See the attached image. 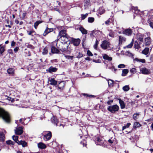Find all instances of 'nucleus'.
I'll return each mask as SVG.
<instances>
[{
	"label": "nucleus",
	"instance_id": "47",
	"mask_svg": "<svg viewBox=\"0 0 153 153\" xmlns=\"http://www.w3.org/2000/svg\"><path fill=\"white\" fill-rule=\"evenodd\" d=\"M41 22L40 21H38L35 22L34 24V26L35 28H36V27L40 23H41Z\"/></svg>",
	"mask_w": 153,
	"mask_h": 153
},
{
	"label": "nucleus",
	"instance_id": "59",
	"mask_svg": "<svg viewBox=\"0 0 153 153\" xmlns=\"http://www.w3.org/2000/svg\"><path fill=\"white\" fill-rule=\"evenodd\" d=\"M28 35H32V33L33 32V31H30L29 32L27 31Z\"/></svg>",
	"mask_w": 153,
	"mask_h": 153
},
{
	"label": "nucleus",
	"instance_id": "10",
	"mask_svg": "<svg viewBox=\"0 0 153 153\" xmlns=\"http://www.w3.org/2000/svg\"><path fill=\"white\" fill-rule=\"evenodd\" d=\"M72 41L73 45L75 46H78L80 42V40L79 39H73Z\"/></svg>",
	"mask_w": 153,
	"mask_h": 153
},
{
	"label": "nucleus",
	"instance_id": "61",
	"mask_svg": "<svg viewBox=\"0 0 153 153\" xmlns=\"http://www.w3.org/2000/svg\"><path fill=\"white\" fill-rule=\"evenodd\" d=\"M19 48L18 47H16L14 49V51L15 52H16L18 51Z\"/></svg>",
	"mask_w": 153,
	"mask_h": 153
},
{
	"label": "nucleus",
	"instance_id": "31",
	"mask_svg": "<svg viewBox=\"0 0 153 153\" xmlns=\"http://www.w3.org/2000/svg\"><path fill=\"white\" fill-rule=\"evenodd\" d=\"M79 30L83 34H86L87 33V31L86 30L82 27H80L79 28Z\"/></svg>",
	"mask_w": 153,
	"mask_h": 153
},
{
	"label": "nucleus",
	"instance_id": "62",
	"mask_svg": "<svg viewBox=\"0 0 153 153\" xmlns=\"http://www.w3.org/2000/svg\"><path fill=\"white\" fill-rule=\"evenodd\" d=\"M153 59V54L151 55L150 56V60L151 62H152Z\"/></svg>",
	"mask_w": 153,
	"mask_h": 153
},
{
	"label": "nucleus",
	"instance_id": "24",
	"mask_svg": "<svg viewBox=\"0 0 153 153\" xmlns=\"http://www.w3.org/2000/svg\"><path fill=\"white\" fill-rule=\"evenodd\" d=\"M51 52L53 53H58L59 51L54 47H52L51 48Z\"/></svg>",
	"mask_w": 153,
	"mask_h": 153
},
{
	"label": "nucleus",
	"instance_id": "39",
	"mask_svg": "<svg viewBox=\"0 0 153 153\" xmlns=\"http://www.w3.org/2000/svg\"><path fill=\"white\" fill-rule=\"evenodd\" d=\"M123 89L125 91H127L129 89V87L128 85H126L123 87Z\"/></svg>",
	"mask_w": 153,
	"mask_h": 153
},
{
	"label": "nucleus",
	"instance_id": "45",
	"mask_svg": "<svg viewBox=\"0 0 153 153\" xmlns=\"http://www.w3.org/2000/svg\"><path fill=\"white\" fill-rule=\"evenodd\" d=\"M134 41L133 39L132 40V41L131 42L130 44L127 46L126 47L128 48H131L133 44Z\"/></svg>",
	"mask_w": 153,
	"mask_h": 153
},
{
	"label": "nucleus",
	"instance_id": "11",
	"mask_svg": "<svg viewBox=\"0 0 153 153\" xmlns=\"http://www.w3.org/2000/svg\"><path fill=\"white\" fill-rule=\"evenodd\" d=\"M96 140L97 141V142H96L97 145H101L103 143V141L101 138L97 137Z\"/></svg>",
	"mask_w": 153,
	"mask_h": 153
},
{
	"label": "nucleus",
	"instance_id": "9",
	"mask_svg": "<svg viewBox=\"0 0 153 153\" xmlns=\"http://www.w3.org/2000/svg\"><path fill=\"white\" fill-rule=\"evenodd\" d=\"M52 122L56 126H61V124H59V123L58 122L57 118L56 117L53 116L51 119Z\"/></svg>",
	"mask_w": 153,
	"mask_h": 153
},
{
	"label": "nucleus",
	"instance_id": "4",
	"mask_svg": "<svg viewBox=\"0 0 153 153\" xmlns=\"http://www.w3.org/2000/svg\"><path fill=\"white\" fill-rule=\"evenodd\" d=\"M47 133L45 134L44 135L43 139L45 141H47L49 140L52 137V134L51 132L50 131H47L46 132Z\"/></svg>",
	"mask_w": 153,
	"mask_h": 153
},
{
	"label": "nucleus",
	"instance_id": "15",
	"mask_svg": "<svg viewBox=\"0 0 153 153\" xmlns=\"http://www.w3.org/2000/svg\"><path fill=\"white\" fill-rule=\"evenodd\" d=\"M119 44H122L124 43L126 41V38L122 36H119Z\"/></svg>",
	"mask_w": 153,
	"mask_h": 153
},
{
	"label": "nucleus",
	"instance_id": "48",
	"mask_svg": "<svg viewBox=\"0 0 153 153\" xmlns=\"http://www.w3.org/2000/svg\"><path fill=\"white\" fill-rule=\"evenodd\" d=\"M130 72L134 74L136 72V69L134 68H133L130 70Z\"/></svg>",
	"mask_w": 153,
	"mask_h": 153
},
{
	"label": "nucleus",
	"instance_id": "34",
	"mask_svg": "<svg viewBox=\"0 0 153 153\" xmlns=\"http://www.w3.org/2000/svg\"><path fill=\"white\" fill-rule=\"evenodd\" d=\"M132 8L134 10V12L135 14H137L140 11V10L138 9L137 7H134V6H132Z\"/></svg>",
	"mask_w": 153,
	"mask_h": 153
},
{
	"label": "nucleus",
	"instance_id": "50",
	"mask_svg": "<svg viewBox=\"0 0 153 153\" xmlns=\"http://www.w3.org/2000/svg\"><path fill=\"white\" fill-rule=\"evenodd\" d=\"M108 83L109 86L112 85L113 84V82L111 80L109 79L108 81Z\"/></svg>",
	"mask_w": 153,
	"mask_h": 153
},
{
	"label": "nucleus",
	"instance_id": "58",
	"mask_svg": "<svg viewBox=\"0 0 153 153\" xmlns=\"http://www.w3.org/2000/svg\"><path fill=\"white\" fill-rule=\"evenodd\" d=\"M83 56V55L82 53H79V55L77 56V58H80L82 57Z\"/></svg>",
	"mask_w": 153,
	"mask_h": 153
},
{
	"label": "nucleus",
	"instance_id": "36",
	"mask_svg": "<svg viewBox=\"0 0 153 153\" xmlns=\"http://www.w3.org/2000/svg\"><path fill=\"white\" fill-rule=\"evenodd\" d=\"M48 49L47 48L45 47L44 48L42 51V54L43 55H46L48 53Z\"/></svg>",
	"mask_w": 153,
	"mask_h": 153
},
{
	"label": "nucleus",
	"instance_id": "43",
	"mask_svg": "<svg viewBox=\"0 0 153 153\" xmlns=\"http://www.w3.org/2000/svg\"><path fill=\"white\" fill-rule=\"evenodd\" d=\"M98 43L99 42L97 39H96L95 43L94 45V48L96 50L97 49Z\"/></svg>",
	"mask_w": 153,
	"mask_h": 153
},
{
	"label": "nucleus",
	"instance_id": "13",
	"mask_svg": "<svg viewBox=\"0 0 153 153\" xmlns=\"http://www.w3.org/2000/svg\"><path fill=\"white\" fill-rule=\"evenodd\" d=\"M132 33L131 30L130 29H128L125 30L123 31V34L127 36L131 35Z\"/></svg>",
	"mask_w": 153,
	"mask_h": 153
},
{
	"label": "nucleus",
	"instance_id": "56",
	"mask_svg": "<svg viewBox=\"0 0 153 153\" xmlns=\"http://www.w3.org/2000/svg\"><path fill=\"white\" fill-rule=\"evenodd\" d=\"M110 22V20L109 19H108V20H107L105 22V23L106 25H108L109 24V23Z\"/></svg>",
	"mask_w": 153,
	"mask_h": 153
},
{
	"label": "nucleus",
	"instance_id": "27",
	"mask_svg": "<svg viewBox=\"0 0 153 153\" xmlns=\"http://www.w3.org/2000/svg\"><path fill=\"white\" fill-rule=\"evenodd\" d=\"M57 69L52 66L50 67L48 69V71L50 73L55 72L57 71Z\"/></svg>",
	"mask_w": 153,
	"mask_h": 153
},
{
	"label": "nucleus",
	"instance_id": "3",
	"mask_svg": "<svg viewBox=\"0 0 153 153\" xmlns=\"http://www.w3.org/2000/svg\"><path fill=\"white\" fill-rule=\"evenodd\" d=\"M119 109V106L116 104L109 106L107 108V110L112 113L118 111Z\"/></svg>",
	"mask_w": 153,
	"mask_h": 153
},
{
	"label": "nucleus",
	"instance_id": "16",
	"mask_svg": "<svg viewBox=\"0 0 153 153\" xmlns=\"http://www.w3.org/2000/svg\"><path fill=\"white\" fill-rule=\"evenodd\" d=\"M49 81L50 82V84L51 85H55L57 84V82L54 78L50 79H49Z\"/></svg>",
	"mask_w": 153,
	"mask_h": 153
},
{
	"label": "nucleus",
	"instance_id": "21",
	"mask_svg": "<svg viewBox=\"0 0 153 153\" xmlns=\"http://www.w3.org/2000/svg\"><path fill=\"white\" fill-rule=\"evenodd\" d=\"M5 45H2L1 44L0 45V54L2 55V53L5 51Z\"/></svg>",
	"mask_w": 153,
	"mask_h": 153
},
{
	"label": "nucleus",
	"instance_id": "64",
	"mask_svg": "<svg viewBox=\"0 0 153 153\" xmlns=\"http://www.w3.org/2000/svg\"><path fill=\"white\" fill-rule=\"evenodd\" d=\"M149 24L150 25V26L152 27V28H153V23L152 22H150Z\"/></svg>",
	"mask_w": 153,
	"mask_h": 153
},
{
	"label": "nucleus",
	"instance_id": "8",
	"mask_svg": "<svg viewBox=\"0 0 153 153\" xmlns=\"http://www.w3.org/2000/svg\"><path fill=\"white\" fill-rule=\"evenodd\" d=\"M84 9L88 8L90 6V3L89 0H85L84 1Z\"/></svg>",
	"mask_w": 153,
	"mask_h": 153
},
{
	"label": "nucleus",
	"instance_id": "63",
	"mask_svg": "<svg viewBox=\"0 0 153 153\" xmlns=\"http://www.w3.org/2000/svg\"><path fill=\"white\" fill-rule=\"evenodd\" d=\"M109 35L111 37H113L114 36V35L113 34V33H110L109 34Z\"/></svg>",
	"mask_w": 153,
	"mask_h": 153
},
{
	"label": "nucleus",
	"instance_id": "33",
	"mask_svg": "<svg viewBox=\"0 0 153 153\" xmlns=\"http://www.w3.org/2000/svg\"><path fill=\"white\" fill-rule=\"evenodd\" d=\"M141 126V125L138 122H135L134 123L133 125V128H136L139 127Z\"/></svg>",
	"mask_w": 153,
	"mask_h": 153
},
{
	"label": "nucleus",
	"instance_id": "49",
	"mask_svg": "<svg viewBox=\"0 0 153 153\" xmlns=\"http://www.w3.org/2000/svg\"><path fill=\"white\" fill-rule=\"evenodd\" d=\"M125 65L124 64H120L118 66V67L119 68H125Z\"/></svg>",
	"mask_w": 153,
	"mask_h": 153
},
{
	"label": "nucleus",
	"instance_id": "6",
	"mask_svg": "<svg viewBox=\"0 0 153 153\" xmlns=\"http://www.w3.org/2000/svg\"><path fill=\"white\" fill-rule=\"evenodd\" d=\"M15 131L16 134L17 135H20L23 133V128L22 127H20L16 128Z\"/></svg>",
	"mask_w": 153,
	"mask_h": 153
},
{
	"label": "nucleus",
	"instance_id": "18",
	"mask_svg": "<svg viewBox=\"0 0 153 153\" xmlns=\"http://www.w3.org/2000/svg\"><path fill=\"white\" fill-rule=\"evenodd\" d=\"M102 56L103 59L105 60H107L108 61H111L112 60V58L111 57H109L106 54H103Z\"/></svg>",
	"mask_w": 153,
	"mask_h": 153
},
{
	"label": "nucleus",
	"instance_id": "41",
	"mask_svg": "<svg viewBox=\"0 0 153 153\" xmlns=\"http://www.w3.org/2000/svg\"><path fill=\"white\" fill-rule=\"evenodd\" d=\"M94 20V19L93 17H89L88 18V22L89 23H92Z\"/></svg>",
	"mask_w": 153,
	"mask_h": 153
},
{
	"label": "nucleus",
	"instance_id": "52",
	"mask_svg": "<svg viewBox=\"0 0 153 153\" xmlns=\"http://www.w3.org/2000/svg\"><path fill=\"white\" fill-rule=\"evenodd\" d=\"M81 143L83 145V146H86V141L85 140L81 141Z\"/></svg>",
	"mask_w": 153,
	"mask_h": 153
},
{
	"label": "nucleus",
	"instance_id": "19",
	"mask_svg": "<svg viewBox=\"0 0 153 153\" xmlns=\"http://www.w3.org/2000/svg\"><path fill=\"white\" fill-rule=\"evenodd\" d=\"M38 146L40 149H44L46 147V145L42 142H40L38 143Z\"/></svg>",
	"mask_w": 153,
	"mask_h": 153
},
{
	"label": "nucleus",
	"instance_id": "53",
	"mask_svg": "<svg viewBox=\"0 0 153 153\" xmlns=\"http://www.w3.org/2000/svg\"><path fill=\"white\" fill-rule=\"evenodd\" d=\"M110 69H111L112 71L114 72H115L117 70V69L115 68L114 67V66L111 67V68H110Z\"/></svg>",
	"mask_w": 153,
	"mask_h": 153
},
{
	"label": "nucleus",
	"instance_id": "29",
	"mask_svg": "<svg viewBox=\"0 0 153 153\" xmlns=\"http://www.w3.org/2000/svg\"><path fill=\"white\" fill-rule=\"evenodd\" d=\"M68 45H67L66 46L65 45L64 46V48L62 47L60 49L61 51H62L63 52H65L66 51H67V50L68 49Z\"/></svg>",
	"mask_w": 153,
	"mask_h": 153
},
{
	"label": "nucleus",
	"instance_id": "26",
	"mask_svg": "<svg viewBox=\"0 0 153 153\" xmlns=\"http://www.w3.org/2000/svg\"><path fill=\"white\" fill-rule=\"evenodd\" d=\"M18 144L19 145H21L23 147L26 146L27 145V143L25 141L21 140L20 141H19Z\"/></svg>",
	"mask_w": 153,
	"mask_h": 153
},
{
	"label": "nucleus",
	"instance_id": "5",
	"mask_svg": "<svg viewBox=\"0 0 153 153\" xmlns=\"http://www.w3.org/2000/svg\"><path fill=\"white\" fill-rule=\"evenodd\" d=\"M140 71L143 74H147L150 73V70L146 68H142L140 69Z\"/></svg>",
	"mask_w": 153,
	"mask_h": 153
},
{
	"label": "nucleus",
	"instance_id": "12",
	"mask_svg": "<svg viewBox=\"0 0 153 153\" xmlns=\"http://www.w3.org/2000/svg\"><path fill=\"white\" fill-rule=\"evenodd\" d=\"M67 35L66 33V31L65 30H62L60 31L59 34V36H60V38L67 36Z\"/></svg>",
	"mask_w": 153,
	"mask_h": 153
},
{
	"label": "nucleus",
	"instance_id": "44",
	"mask_svg": "<svg viewBox=\"0 0 153 153\" xmlns=\"http://www.w3.org/2000/svg\"><path fill=\"white\" fill-rule=\"evenodd\" d=\"M130 125H131L130 123H128L125 126H123V128H122V130H124L126 128H128Z\"/></svg>",
	"mask_w": 153,
	"mask_h": 153
},
{
	"label": "nucleus",
	"instance_id": "14",
	"mask_svg": "<svg viewBox=\"0 0 153 153\" xmlns=\"http://www.w3.org/2000/svg\"><path fill=\"white\" fill-rule=\"evenodd\" d=\"M118 100H119L121 109H123L125 108L126 107V105L124 102L120 99H119Z\"/></svg>",
	"mask_w": 153,
	"mask_h": 153
},
{
	"label": "nucleus",
	"instance_id": "38",
	"mask_svg": "<svg viewBox=\"0 0 153 153\" xmlns=\"http://www.w3.org/2000/svg\"><path fill=\"white\" fill-rule=\"evenodd\" d=\"M139 115V113H134L133 115V118L135 120H136L138 118Z\"/></svg>",
	"mask_w": 153,
	"mask_h": 153
},
{
	"label": "nucleus",
	"instance_id": "23",
	"mask_svg": "<svg viewBox=\"0 0 153 153\" xmlns=\"http://www.w3.org/2000/svg\"><path fill=\"white\" fill-rule=\"evenodd\" d=\"M105 10L103 7H101L97 10V12L100 15H102L105 12Z\"/></svg>",
	"mask_w": 153,
	"mask_h": 153
},
{
	"label": "nucleus",
	"instance_id": "54",
	"mask_svg": "<svg viewBox=\"0 0 153 153\" xmlns=\"http://www.w3.org/2000/svg\"><path fill=\"white\" fill-rule=\"evenodd\" d=\"M8 52L9 53L11 54H12L13 53L12 50L11 49L8 50Z\"/></svg>",
	"mask_w": 153,
	"mask_h": 153
},
{
	"label": "nucleus",
	"instance_id": "7",
	"mask_svg": "<svg viewBox=\"0 0 153 153\" xmlns=\"http://www.w3.org/2000/svg\"><path fill=\"white\" fill-rule=\"evenodd\" d=\"M60 38L61 40V42L62 44H64V46L65 45V44H66L67 42L68 41V35L63 37H61V38Z\"/></svg>",
	"mask_w": 153,
	"mask_h": 153
},
{
	"label": "nucleus",
	"instance_id": "55",
	"mask_svg": "<svg viewBox=\"0 0 153 153\" xmlns=\"http://www.w3.org/2000/svg\"><path fill=\"white\" fill-rule=\"evenodd\" d=\"M113 100H110V101H108L107 102V103L108 105H111L113 102Z\"/></svg>",
	"mask_w": 153,
	"mask_h": 153
},
{
	"label": "nucleus",
	"instance_id": "40",
	"mask_svg": "<svg viewBox=\"0 0 153 153\" xmlns=\"http://www.w3.org/2000/svg\"><path fill=\"white\" fill-rule=\"evenodd\" d=\"M4 135L3 133H0V141H3L4 139Z\"/></svg>",
	"mask_w": 153,
	"mask_h": 153
},
{
	"label": "nucleus",
	"instance_id": "35",
	"mask_svg": "<svg viewBox=\"0 0 153 153\" xmlns=\"http://www.w3.org/2000/svg\"><path fill=\"white\" fill-rule=\"evenodd\" d=\"M14 69L13 68H10L7 70V73L10 74H14Z\"/></svg>",
	"mask_w": 153,
	"mask_h": 153
},
{
	"label": "nucleus",
	"instance_id": "25",
	"mask_svg": "<svg viewBox=\"0 0 153 153\" xmlns=\"http://www.w3.org/2000/svg\"><path fill=\"white\" fill-rule=\"evenodd\" d=\"M149 51V48H146L142 51V53L147 55L148 54Z\"/></svg>",
	"mask_w": 153,
	"mask_h": 153
},
{
	"label": "nucleus",
	"instance_id": "30",
	"mask_svg": "<svg viewBox=\"0 0 153 153\" xmlns=\"http://www.w3.org/2000/svg\"><path fill=\"white\" fill-rule=\"evenodd\" d=\"M128 72V69H124L122 70V76H126Z\"/></svg>",
	"mask_w": 153,
	"mask_h": 153
},
{
	"label": "nucleus",
	"instance_id": "20",
	"mask_svg": "<svg viewBox=\"0 0 153 153\" xmlns=\"http://www.w3.org/2000/svg\"><path fill=\"white\" fill-rule=\"evenodd\" d=\"M53 30L52 28H49L48 27L45 30L44 33H43V36H45L48 33L52 31Z\"/></svg>",
	"mask_w": 153,
	"mask_h": 153
},
{
	"label": "nucleus",
	"instance_id": "60",
	"mask_svg": "<svg viewBox=\"0 0 153 153\" xmlns=\"http://www.w3.org/2000/svg\"><path fill=\"white\" fill-rule=\"evenodd\" d=\"M93 62L96 63H100L101 61L100 60H93Z\"/></svg>",
	"mask_w": 153,
	"mask_h": 153
},
{
	"label": "nucleus",
	"instance_id": "32",
	"mask_svg": "<svg viewBox=\"0 0 153 153\" xmlns=\"http://www.w3.org/2000/svg\"><path fill=\"white\" fill-rule=\"evenodd\" d=\"M134 60L137 62H140L143 63H144L146 62L145 60L144 59H139L135 58L134 59Z\"/></svg>",
	"mask_w": 153,
	"mask_h": 153
},
{
	"label": "nucleus",
	"instance_id": "28",
	"mask_svg": "<svg viewBox=\"0 0 153 153\" xmlns=\"http://www.w3.org/2000/svg\"><path fill=\"white\" fill-rule=\"evenodd\" d=\"M65 57L66 59L69 60L70 61H73L74 56H73L65 55Z\"/></svg>",
	"mask_w": 153,
	"mask_h": 153
},
{
	"label": "nucleus",
	"instance_id": "37",
	"mask_svg": "<svg viewBox=\"0 0 153 153\" xmlns=\"http://www.w3.org/2000/svg\"><path fill=\"white\" fill-rule=\"evenodd\" d=\"M12 138L13 139L16 143H19V141L18 140V136H15L13 135L12 136Z\"/></svg>",
	"mask_w": 153,
	"mask_h": 153
},
{
	"label": "nucleus",
	"instance_id": "1",
	"mask_svg": "<svg viewBox=\"0 0 153 153\" xmlns=\"http://www.w3.org/2000/svg\"><path fill=\"white\" fill-rule=\"evenodd\" d=\"M0 117H2L4 120L7 123H9L10 120L9 114L3 109L0 108Z\"/></svg>",
	"mask_w": 153,
	"mask_h": 153
},
{
	"label": "nucleus",
	"instance_id": "51",
	"mask_svg": "<svg viewBox=\"0 0 153 153\" xmlns=\"http://www.w3.org/2000/svg\"><path fill=\"white\" fill-rule=\"evenodd\" d=\"M87 54L89 56H92L93 55L91 52L89 50L87 51Z\"/></svg>",
	"mask_w": 153,
	"mask_h": 153
},
{
	"label": "nucleus",
	"instance_id": "17",
	"mask_svg": "<svg viewBox=\"0 0 153 153\" xmlns=\"http://www.w3.org/2000/svg\"><path fill=\"white\" fill-rule=\"evenodd\" d=\"M151 43V39L150 37H147L145 39L144 43L146 46H149Z\"/></svg>",
	"mask_w": 153,
	"mask_h": 153
},
{
	"label": "nucleus",
	"instance_id": "57",
	"mask_svg": "<svg viewBox=\"0 0 153 153\" xmlns=\"http://www.w3.org/2000/svg\"><path fill=\"white\" fill-rule=\"evenodd\" d=\"M16 45V42L14 41H13L12 42L11 44V46L12 47H13L14 46Z\"/></svg>",
	"mask_w": 153,
	"mask_h": 153
},
{
	"label": "nucleus",
	"instance_id": "2",
	"mask_svg": "<svg viewBox=\"0 0 153 153\" xmlns=\"http://www.w3.org/2000/svg\"><path fill=\"white\" fill-rule=\"evenodd\" d=\"M111 44L107 40H104L102 42L100 45L101 47L103 50H110L111 49Z\"/></svg>",
	"mask_w": 153,
	"mask_h": 153
},
{
	"label": "nucleus",
	"instance_id": "46",
	"mask_svg": "<svg viewBox=\"0 0 153 153\" xmlns=\"http://www.w3.org/2000/svg\"><path fill=\"white\" fill-rule=\"evenodd\" d=\"M6 143L8 145L11 144L14 145V142L12 141L11 140H9L6 141Z\"/></svg>",
	"mask_w": 153,
	"mask_h": 153
},
{
	"label": "nucleus",
	"instance_id": "22",
	"mask_svg": "<svg viewBox=\"0 0 153 153\" xmlns=\"http://www.w3.org/2000/svg\"><path fill=\"white\" fill-rule=\"evenodd\" d=\"M65 82L64 81H61L59 84L58 88L60 89H63L65 85Z\"/></svg>",
	"mask_w": 153,
	"mask_h": 153
},
{
	"label": "nucleus",
	"instance_id": "42",
	"mask_svg": "<svg viewBox=\"0 0 153 153\" xmlns=\"http://www.w3.org/2000/svg\"><path fill=\"white\" fill-rule=\"evenodd\" d=\"M88 14L87 13H86L85 14H81V18L82 20L84 19L88 16Z\"/></svg>",
	"mask_w": 153,
	"mask_h": 153
}]
</instances>
